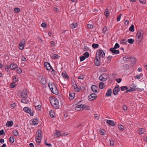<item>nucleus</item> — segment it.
I'll list each match as a JSON object with an SVG mask.
<instances>
[{
	"mask_svg": "<svg viewBox=\"0 0 147 147\" xmlns=\"http://www.w3.org/2000/svg\"><path fill=\"white\" fill-rule=\"evenodd\" d=\"M47 26L46 24L45 23H42L41 24V26L43 28H45Z\"/></svg>",
	"mask_w": 147,
	"mask_h": 147,
	"instance_id": "nucleus-64",
	"label": "nucleus"
},
{
	"mask_svg": "<svg viewBox=\"0 0 147 147\" xmlns=\"http://www.w3.org/2000/svg\"><path fill=\"white\" fill-rule=\"evenodd\" d=\"M142 4H145L146 2V0H138Z\"/></svg>",
	"mask_w": 147,
	"mask_h": 147,
	"instance_id": "nucleus-52",
	"label": "nucleus"
},
{
	"mask_svg": "<svg viewBox=\"0 0 147 147\" xmlns=\"http://www.w3.org/2000/svg\"><path fill=\"white\" fill-rule=\"evenodd\" d=\"M122 108L125 111H126L127 110V106L126 105H124L123 106Z\"/></svg>",
	"mask_w": 147,
	"mask_h": 147,
	"instance_id": "nucleus-63",
	"label": "nucleus"
},
{
	"mask_svg": "<svg viewBox=\"0 0 147 147\" xmlns=\"http://www.w3.org/2000/svg\"><path fill=\"white\" fill-rule=\"evenodd\" d=\"M109 50L113 54L117 55L119 53V50H116V49L114 48L110 49Z\"/></svg>",
	"mask_w": 147,
	"mask_h": 147,
	"instance_id": "nucleus-13",
	"label": "nucleus"
},
{
	"mask_svg": "<svg viewBox=\"0 0 147 147\" xmlns=\"http://www.w3.org/2000/svg\"><path fill=\"white\" fill-rule=\"evenodd\" d=\"M28 96L27 90L26 89H24L22 90L21 92V98H26Z\"/></svg>",
	"mask_w": 147,
	"mask_h": 147,
	"instance_id": "nucleus-6",
	"label": "nucleus"
},
{
	"mask_svg": "<svg viewBox=\"0 0 147 147\" xmlns=\"http://www.w3.org/2000/svg\"><path fill=\"white\" fill-rule=\"evenodd\" d=\"M14 137L13 136H11L9 138V141L11 143H13L14 142Z\"/></svg>",
	"mask_w": 147,
	"mask_h": 147,
	"instance_id": "nucleus-28",
	"label": "nucleus"
},
{
	"mask_svg": "<svg viewBox=\"0 0 147 147\" xmlns=\"http://www.w3.org/2000/svg\"><path fill=\"white\" fill-rule=\"evenodd\" d=\"M136 131L140 134H144L145 132V129L143 128H140L136 129Z\"/></svg>",
	"mask_w": 147,
	"mask_h": 147,
	"instance_id": "nucleus-12",
	"label": "nucleus"
},
{
	"mask_svg": "<svg viewBox=\"0 0 147 147\" xmlns=\"http://www.w3.org/2000/svg\"><path fill=\"white\" fill-rule=\"evenodd\" d=\"M83 55L86 58H88L89 56V54L88 52H86L84 53Z\"/></svg>",
	"mask_w": 147,
	"mask_h": 147,
	"instance_id": "nucleus-44",
	"label": "nucleus"
},
{
	"mask_svg": "<svg viewBox=\"0 0 147 147\" xmlns=\"http://www.w3.org/2000/svg\"><path fill=\"white\" fill-rule=\"evenodd\" d=\"M61 134V132L59 131H57L56 133L54 134V136L56 137L60 136Z\"/></svg>",
	"mask_w": 147,
	"mask_h": 147,
	"instance_id": "nucleus-31",
	"label": "nucleus"
},
{
	"mask_svg": "<svg viewBox=\"0 0 147 147\" xmlns=\"http://www.w3.org/2000/svg\"><path fill=\"white\" fill-rule=\"evenodd\" d=\"M38 123V121L36 119H34L32 121L33 125H37Z\"/></svg>",
	"mask_w": 147,
	"mask_h": 147,
	"instance_id": "nucleus-27",
	"label": "nucleus"
},
{
	"mask_svg": "<svg viewBox=\"0 0 147 147\" xmlns=\"http://www.w3.org/2000/svg\"><path fill=\"white\" fill-rule=\"evenodd\" d=\"M105 54L103 51L102 50L100 49L98 50V54H96V56H98L100 58L101 57L103 58L105 57Z\"/></svg>",
	"mask_w": 147,
	"mask_h": 147,
	"instance_id": "nucleus-4",
	"label": "nucleus"
},
{
	"mask_svg": "<svg viewBox=\"0 0 147 147\" xmlns=\"http://www.w3.org/2000/svg\"><path fill=\"white\" fill-rule=\"evenodd\" d=\"M107 77L104 74L101 75L99 77V79L101 81H105L106 80Z\"/></svg>",
	"mask_w": 147,
	"mask_h": 147,
	"instance_id": "nucleus-16",
	"label": "nucleus"
},
{
	"mask_svg": "<svg viewBox=\"0 0 147 147\" xmlns=\"http://www.w3.org/2000/svg\"><path fill=\"white\" fill-rule=\"evenodd\" d=\"M44 65L45 68L48 71H50L52 68V67L50 63L48 62H44Z\"/></svg>",
	"mask_w": 147,
	"mask_h": 147,
	"instance_id": "nucleus-7",
	"label": "nucleus"
},
{
	"mask_svg": "<svg viewBox=\"0 0 147 147\" xmlns=\"http://www.w3.org/2000/svg\"><path fill=\"white\" fill-rule=\"evenodd\" d=\"M47 78L45 76H42L40 79V82L44 85H45L47 83Z\"/></svg>",
	"mask_w": 147,
	"mask_h": 147,
	"instance_id": "nucleus-9",
	"label": "nucleus"
},
{
	"mask_svg": "<svg viewBox=\"0 0 147 147\" xmlns=\"http://www.w3.org/2000/svg\"><path fill=\"white\" fill-rule=\"evenodd\" d=\"M119 45L118 43H117L115 44V45L114 47V48L116 49L119 48Z\"/></svg>",
	"mask_w": 147,
	"mask_h": 147,
	"instance_id": "nucleus-55",
	"label": "nucleus"
},
{
	"mask_svg": "<svg viewBox=\"0 0 147 147\" xmlns=\"http://www.w3.org/2000/svg\"><path fill=\"white\" fill-rule=\"evenodd\" d=\"M92 90L94 92L96 93L97 92V90L98 89V87L96 85H94L92 86L91 87Z\"/></svg>",
	"mask_w": 147,
	"mask_h": 147,
	"instance_id": "nucleus-17",
	"label": "nucleus"
},
{
	"mask_svg": "<svg viewBox=\"0 0 147 147\" xmlns=\"http://www.w3.org/2000/svg\"><path fill=\"white\" fill-rule=\"evenodd\" d=\"M11 87V88H13L15 87L16 86V84H15L13 83H11L10 84Z\"/></svg>",
	"mask_w": 147,
	"mask_h": 147,
	"instance_id": "nucleus-62",
	"label": "nucleus"
},
{
	"mask_svg": "<svg viewBox=\"0 0 147 147\" xmlns=\"http://www.w3.org/2000/svg\"><path fill=\"white\" fill-rule=\"evenodd\" d=\"M23 110L24 111L27 113H28L30 116H33V112L31 111V109L27 107H25L23 108Z\"/></svg>",
	"mask_w": 147,
	"mask_h": 147,
	"instance_id": "nucleus-3",
	"label": "nucleus"
},
{
	"mask_svg": "<svg viewBox=\"0 0 147 147\" xmlns=\"http://www.w3.org/2000/svg\"><path fill=\"white\" fill-rule=\"evenodd\" d=\"M100 134L102 135H105V131L103 129H100L99 130Z\"/></svg>",
	"mask_w": 147,
	"mask_h": 147,
	"instance_id": "nucleus-43",
	"label": "nucleus"
},
{
	"mask_svg": "<svg viewBox=\"0 0 147 147\" xmlns=\"http://www.w3.org/2000/svg\"><path fill=\"white\" fill-rule=\"evenodd\" d=\"M21 60L24 61L25 62L26 61V59L24 56H22L21 58Z\"/></svg>",
	"mask_w": 147,
	"mask_h": 147,
	"instance_id": "nucleus-60",
	"label": "nucleus"
},
{
	"mask_svg": "<svg viewBox=\"0 0 147 147\" xmlns=\"http://www.w3.org/2000/svg\"><path fill=\"white\" fill-rule=\"evenodd\" d=\"M81 105H78L76 106L75 107V109L77 111H80L81 110Z\"/></svg>",
	"mask_w": 147,
	"mask_h": 147,
	"instance_id": "nucleus-35",
	"label": "nucleus"
},
{
	"mask_svg": "<svg viewBox=\"0 0 147 147\" xmlns=\"http://www.w3.org/2000/svg\"><path fill=\"white\" fill-rule=\"evenodd\" d=\"M121 80L122 79L121 78H119L118 79H116V81L118 83H120L121 82Z\"/></svg>",
	"mask_w": 147,
	"mask_h": 147,
	"instance_id": "nucleus-59",
	"label": "nucleus"
},
{
	"mask_svg": "<svg viewBox=\"0 0 147 147\" xmlns=\"http://www.w3.org/2000/svg\"><path fill=\"white\" fill-rule=\"evenodd\" d=\"M13 122L12 121H7L6 124V126L7 127L12 126L13 125Z\"/></svg>",
	"mask_w": 147,
	"mask_h": 147,
	"instance_id": "nucleus-19",
	"label": "nucleus"
},
{
	"mask_svg": "<svg viewBox=\"0 0 147 147\" xmlns=\"http://www.w3.org/2000/svg\"><path fill=\"white\" fill-rule=\"evenodd\" d=\"M78 26V24L77 23H73L71 25V28H76Z\"/></svg>",
	"mask_w": 147,
	"mask_h": 147,
	"instance_id": "nucleus-36",
	"label": "nucleus"
},
{
	"mask_svg": "<svg viewBox=\"0 0 147 147\" xmlns=\"http://www.w3.org/2000/svg\"><path fill=\"white\" fill-rule=\"evenodd\" d=\"M12 132L13 134L16 136H17L19 135V133L16 129L13 130L12 131Z\"/></svg>",
	"mask_w": 147,
	"mask_h": 147,
	"instance_id": "nucleus-26",
	"label": "nucleus"
},
{
	"mask_svg": "<svg viewBox=\"0 0 147 147\" xmlns=\"http://www.w3.org/2000/svg\"><path fill=\"white\" fill-rule=\"evenodd\" d=\"M143 76V74L142 73H140L139 74L136 75L135 76V79H140L141 77Z\"/></svg>",
	"mask_w": 147,
	"mask_h": 147,
	"instance_id": "nucleus-29",
	"label": "nucleus"
},
{
	"mask_svg": "<svg viewBox=\"0 0 147 147\" xmlns=\"http://www.w3.org/2000/svg\"><path fill=\"white\" fill-rule=\"evenodd\" d=\"M96 98V95L94 93L91 94L88 96V100L90 101H92L95 99Z\"/></svg>",
	"mask_w": 147,
	"mask_h": 147,
	"instance_id": "nucleus-10",
	"label": "nucleus"
},
{
	"mask_svg": "<svg viewBox=\"0 0 147 147\" xmlns=\"http://www.w3.org/2000/svg\"><path fill=\"white\" fill-rule=\"evenodd\" d=\"M73 85L74 89L75 91L78 92L80 90V89L78 88L77 85L76 84H74Z\"/></svg>",
	"mask_w": 147,
	"mask_h": 147,
	"instance_id": "nucleus-32",
	"label": "nucleus"
},
{
	"mask_svg": "<svg viewBox=\"0 0 147 147\" xmlns=\"http://www.w3.org/2000/svg\"><path fill=\"white\" fill-rule=\"evenodd\" d=\"M105 87V84L103 82H100L99 84V87L101 89H103Z\"/></svg>",
	"mask_w": 147,
	"mask_h": 147,
	"instance_id": "nucleus-33",
	"label": "nucleus"
},
{
	"mask_svg": "<svg viewBox=\"0 0 147 147\" xmlns=\"http://www.w3.org/2000/svg\"><path fill=\"white\" fill-rule=\"evenodd\" d=\"M20 9L19 8L16 7L14 8V11L15 13H16L20 11Z\"/></svg>",
	"mask_w": 147,
	"mask_h": 147,
	"instance_id": "nucleus-47",
	"label": "nucleus"
},
{
	"mask_svg": "<svg viewBox=\"0 0 147 147\" xmlns=\"http://www.w3.org/2000/svg\"><path fill=\"white\" fill-rule=\"evenodd\" d=\"M75 95L74 93H70L69 95V98L70 99L73 100L75 97Z\"/></svg>",
	"mask_w": 147,
	"mask_h": 147,
	"instance_id": "nucleus-22",
	"label": "nucleus"
},
{
	"mask_svg": "<svg viewBox=\"0 0 147 147\" xmlns=\"http://www.w3.org/2000/svg\"><path fill=\"white\" fill-rule=\"evenodd\" d=\"M130 23L129 22V21L128 20H126L125 22V27H128V25Z\"/></svg>",
	"mask_w": 147,
	"mask_h": 147,
	"instance_id": "nucleus-50",
	"label": "nucleus"
},
{
	"mask_svg": "<svg viewBox=\"0 0 147 147\" xmlns=\"http://www.w3.org/2000/svg\"><path fill=\"white\" fill-rule=\"evenodd\" d=\"M107 123L113 126H114L115 125L114 122L113 121L107 120Z\"/></svg>",
	"mask_w": 147,
	"mask_h": 147,
	"instance_id": "nucleus-20",
	"label": "nucleus"
},
{
	"mask_svg": "<svg viewBox=\"0 0 147 147\" xmlns=\"http://www.w3.org/2000/svg\"><path fill=\"white\" fill-rule=\"evenodd\" d=\"M130 57L127 56H126L123 57V59L124 61H127V59H130Z\"/></svg>",
	"mask_w": 147,
	"mask_h": 147,
	"instance_id": "nucleus-51",
	"label": "nucleus"
},
{
	"mask_svg": "<svg viewBox=\"0 0 147 147\" xmlns=\"http://www.w3.org/2000/svg\"><path fill=\"white\" fill-rule=\"evenodd\" d=\"M127 42L129 43L132 44L134 42V40L132 38H130L128 40Z\"/></svg>",
	"mask_w": 147,
	"mask_h": 147,
	"instance_id": "nucleus-40",
	"label": "nucleus"
},
{
	"mask_svg": "<svg viewBox=\"0 0 147 147\" xmlns=\"http://www.w3.org/2000/svg\"><path fill=\"white\" fill-rule=\"evenodd\" d=\"M109 10H108V9L107 8L106 9L105 11L104 12V15H105L106 17L107 18L109 16Z\"/></svg>",
	"mask_w": 147,
	"mask_h": 147,
	"instance_id": "nucleus-24",
	"label": "nucleus"
},
{
	"mask_svg": "<svg viewBox=\"0 0 147 147\" xmlns=\"http://www.w3.org/2000/svg\"><path fill=\"white\" fill-rule=\"evenodd\" d=\"M118 128L121 131H123L124 129L123 126L121 125H118Z\"/></svg>",
	"mask_w": 147,
	"mask_h": 147,
	"instance_id": "nucleus-34",
	"label": "nucleus"
},
{
	"mask_svg": "<svg viewBox=\"0 0 147 147\" xmlns=\"http://www.w3.org/2000/svg\"><path fill=\"white\" fill-rule=\"evenodd\" d=\"M20 44H22V45H25L26 43V40L24 39H22L21 42L20 43Z\"/></svg>",
	"mask_w": 147,
	"mask_h": 147,
	"instance_id": "nucleus-53",
	"label": "nucleus"
},
{
	"mask_svg": "<svg viewBox=\"0 0 147 147\" xmlns=\"http://www.w3.org/2000/svg\"><path fill=\"white\" fill-rule=\"evenodd\" d=\"M35 108L38 110H40L41 109V105H38L37 106H35Z\"/></svg>",
	"mask_w": 147,
	"mask_h": 147,
	"instance_id": "nucleus-41",
	"label": "nucleus"
},
{
	"mask_svg": "<svg viewBox=\"0 0 147 147\" xmlns=\"http://www.w3.org/2000/svg\"><path fill=\"white\" fill-rule=\"evenodd\" d=\"M42 138L41 137H36V142L37 144L38 145H39L41 141V139Z\"/></svg>",
	"mask_w": 147,
	"mask_h": 147,
	"instance_id": "nucleus-21",
	"label": "nucleus"
},
{
	"mask_svg": "<svg viewBox=\"0 0 147 147\" xmlns=\"http://www.w3.org/2000/svg\"><path fill=\"white\" fill-rule=\"evenodd\" d=\"M80 61H83L86 59V58H85V56H84V55L83 56H81L80 57Z\"/></svg>",
	"mask_w": 147,
	"mask_h": 147,
	"instance_id": "nucleus-49",
	"label": "nucleus"
},
{
	"mask_svg": "<svg viewBox=\"0 0 147 147\" xmlns=\"http://www.w3.org/2000/svg\"><path fill=\"white\" fill-rule=\"evenodd\" d=\"M50 102L52 106L56 109L59 108V103L58 100L55 97H52L50 99Z\"/></svg>",
	"mask_w": 147,
	"mask_h": 147,
	"instance_id": "nucleus-1",
	"label": "nucleus"
},
{
	"mask_svg": "<svg viewBox=\"0 0 147 147\" xmlns=\"http://www.w3.org/2000/svg\"><path fill=\"white\" fill-rule=\"evenodd\" d=\"M49 114H50V116L51 117H52V118L54 117V115L55 114H54V113L53 112V111L52 110H50V111H49Z\"/></svg>",
	"mask_w": 147,
	"mask_h": 147,
	"instance_id": "nucleus-37",
	"label": "nucleus"
},
{
	"mask_svg": "<svg viewBox=\"0 0 147 147\" xmlns=\"http://www.w3.org/2000/svg\"><path fill=\"white\" fill-rule=\"evenodd\" d=\"M112 90L111 89H109L107 90V92L105 94V96H110L111 94Z\"/></svg>",
	"mask_w": 147,
	"mask_h": 147,
	"instance_id": "nucleus-18",
	"label": "nucleus"
},
{
	"mask_svg": "<svg viewBox=\"0 0 147 147\" xmlns=\"http://www.w3.org/2000/svg\"><path fill=\"white\" fill-rule=\"evenodd\" d=\"M120 89L121 91H124L127 89V86H122L120 87Z\"/></svg>",
	"mask_w": 147,
	"mask_h": 147,
	"instance_id": "nucleus-42",
	"label": "nucleus"
},
{
	"mask_svg": "<svg viewBox=\"0 0 147 147\" xmlns=\"http://www.w3.org/2000/svg\"><path fill=\"white\" fill-rule=\"evenodd\" d=\"M109 141L110 142V145L111 146H113L114 145V141L113 140H110Z\"/></svg>",
	"mask_w": 147,
	"mask_h": 147,
	"instance_id": "nucleus-61",
	"label": "nucleus"
},
{
	"mask_svg": "<svg viewBox=\"0 0 147 147\" xmlns=\"http://www.w3.org/2000/svg\"><path fill=\"white\" fill-rule=\"evenodd\" d=\"M94 63L95 65L96 66H99L100 63V58H99L98 56L97 57L96 56L94 60Z\"/></svg>",
	"mask_w": 147,
	"mask_h": 147,
	"instance_id": "nucleus-8",
	"label": "nucleus"
},
{
	"mask_svg": "<svg viewBox=\"0 0 147 147\" xmlns=\"http://www.w3.org/2000/svg\"><path fill=\"white\" fill-rule=\"evenodd\" d=\"M21 102L27 104L28 101L26 100V99L24 98L22 99L21 100Z\"/></svg>",
	"mask_w": 147,
	"mask_h": 147,
	"instance_id": "nucleus-45",
	"label": "nucleus"
},
{
	"mask_svg": "<svg viewBox=\"0 0 147 147\" xmlns=\"http://www.w3.org/2000/svg\"><path fill=\"white\" fill-rule=\"evenodd\" d=\"M81 105V110H82L84 109H85L86 107V105Z\"/></svg>",
	"mask_w": 147,
	"mask_h": 147,
	"instance_id": "nucleus-58",
	"label": "nucleus"
},
{
	"mask_svg": "<svg viewBox=\"0 0 147 147\" xmlns=\"http://www.w3.org/2000/svg\"><path fill=\"white\" fill-rule=\"evenodd\" d=\"M50 90L51 92L54 94H57L59 93L58 90L56 87L55 85L53 82H50L48 84Z\"/></svg>",
	"mask_w": 147,
	"mask_h": 147,
	"instance_id": "nucleus-2",
	"label": "nucleus"
},
{
	"mask_svg": "<svg viewBox=\"0 0 147 147\" xmlns=\"http://www.w3.org/2000/svg\"><path fill=\"white\" fill-rule=\"evenodd\" d=\"M13 80L14 82H16L18 81V79L16 76H14L13 79Z\"/></svg>",
	"mask_w": 147,
	"mask_h": 147,
	"instance_id": "nucleus-56",
	"label": "nucleus"
},
{
	"mask_svg": "<svg viewBox=\"0 0 147 147\" xmlns=\"http://www.w3.org/2000/svg\"><path fill=\"white\" fill-rule=\"evenodd\" d=\"M5 70L7 71V72L8 74H9L10 72V70L8 67L7 66H5Z\"/></svg>",
	"mask_w": 147,
	"mask_h": 147,
	"instance_id": "nucleus-48",
	"label": "nucleus"
},
{
	"mask_svg": "<svg viewBox=\"0 0 147 147\" xmlns=\"http://www.w3.org/2000/svg\"><path fill=\"white\" fill-rule=\"evenodd\" d=\"M143 37V32L142 31H139L136 35V38L140 40H141L142 39Z\"/></svg>",
	"mask_w": 147,
	"mask_h": 147,
	"instance_id": "nucleus-5",
	"label": "nucleus"
},
{
	"mask_svg": "<svg viewBox=\"0 0 147 147\" xmlns=\"http://www.w3.org/2000/svg\"><path fill=\"white\" fill-rule=\"evenodd\" d=\"M59 57L60 56L57 54H53L51 56V57L53 59H58Z\"/></svg>",
	"mask_w": 147,
	"mask_h": 147,
	"instance_id": "nucleus-23",
	"label": "nucleus"
},
{
	"mask_svg": "<svg viewBox=\"0 0 147 147\" xmlns=\"http://www.w3.org/2000/svg\"><path fill=\"white\" fill-rule=\"evenodd\" d=\"M120 90V88L119 87H115L113 90V93L114 95L117 94L118 92Z\"/></svg>",
	"mask_w": 147,
	"mask_h": 147,
	"instance_id": "nucleus-15",
	"label": "nucleus"
},
{
	"mask_svg": "<svg viewBox=\"0 0 147 147\" xmlns=\"http://www.w3.org/2000/svg\"><path fill=\"white\" fill-rule=\"evenodd\" d=\"M127 42V41L125 39H123L120 41V43L123 45H126Z\"/></svg>",
	"mask_w": 147,
	"mask_h": 147,
	"instance_id": "nucleus-38",
	"label": "nucleus"
},
{
	"mask_svg": "<svg viewBox=\"0 0 147 147\" xmlns=\"http://www.w3.org/2000/svg\"><path fill=\"white\" fill-rule=\"evenodd\" d=\"M62 76L65 80H68L69 79V77L65 71H63L62 72Z\"/></svg>",
	"mask_w": 147,
	"mask_h": 147,
	"instance_id": "nucleus-11",
	"label": "nucleus"
},
{
	"mask_svg": "<svg viewBox=\"0 0 147 147\" xmlns=\"http://www.w3.org/2000/svg\"><path fill=\"white\" fill-rule=\"evenodd\" d=\"M51 74L53 75H55L56 74V71L52 68V71H51Z\"/></svg>",
	"mask_w": 147,
	"mask_h": 147,
	"instance_id": "nucleus-57",
	"label": "nucleus"
},
{
	"mask_svg": "<svg viewBox=\"0 0 147 147\" xmlns=\"http://www.w3.org/2000/svg\"><path fill=\"white\" fill-rule=\"evenodd\" d=\"M24 45H22V44H21L20 43L19 45V49L21 50H22L24 48Z\"/></svg>",
	"mask_w": 147,
	"mask_h": 147,
	"instance_id": "nucleus-46",
	"label": "nucleus"
},
{
	"mask_svg": "<svg viewBox=\"0 0 147 147\" xmlns=\"http://www.w3.org/2000/svg\"><path fill=\"white\" fill-rule=\"evenodd\" d=\"M16 69V71L18 74H20L22 72V70L20 67H17Z\"/></svg>",
	"mask_w": 147,
	"mask_h": 147,
	"instance_id": "nucleus-25",
	"label": "nucleus"
},
{
	"mask_svg": "<svg viewBox=\"0 0 147 147\" xmlns=\"http://www.w3.org/2000/svg\"><path fill=\"white\" fill-rule=\"evenodd\" d=\"M17 67H18V65L16 64L13 63L10 64L9 65V67L11 70H13L16 69Z\"/></svg>",
	"mask_w": 147,
	"mask_h": 147,
	"instance_id": "nucleus-14",
	"label": "nucleus"
},
{
	"mask_svg": "<svg viewBox=\"0 0 147 147\" xmlns=\"http://www.w3.org/2000/svg\"><path fill=\"white\" fill-rule=\"evenodd\" d=\"M99 46V45L97 44L93 43L92 45V47L94 49L97 48Z\"/></svg>",
	"mask_w": 147,
	"mask_h": 147,
	"instance_id": "nucleus-39",
	"label": "nucleus"
},
{
	"mask_svg": "<svg viewBox=\"0 0 147 147\" xmlns=\"http://www.w3.org/2000/svg\"><path fill=\"white\" fill-rule=\"evenodd\" d=\"M136 86L135 85H133L132 87H130L129 89L130 92L136 90Z\"/></svg>",
	"mask_w": 147,
	"mask_h": 147,
	"instance_id": "nucleus-30",
	"label": "nucleus"
},
{
	"mask_svg": "<svg viewBox=\"0 0 147 147\" xmlns=\"http://www.w3.org/2000/svg\"><path fill=\"white\" fill-rule=\"evenodd\" d=\"M40 132H38L37 134V136L36 137L42 138V135Z\"/></svg>",
	"mask_w": 147,
	"mask_h": 147,
	"instance_id": "nucleus-54",
	"label": "nucleus"
}]
</instances>
